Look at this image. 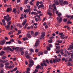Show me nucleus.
Instances as JSON below:
<instances>
[{"label": "nucleus", "mask_w": 73, "mask_h": 73, "mask_svg": "<svg viewBox=\"0 0 73 73\" xmlns=\"http://www.w3.org/2000/svg\"><path fill=\"white\" fill-rule=\"evenodd\" d=\"M64 34V33H59V35H60V37H61V39H64L65 38V35H63Z\"/></svg>", "instance_id": "obj_1"}, {"label": "nucleus", "mask_w": 73, "mask_h": 73, "mask_svg": "<svg viewBox=\"0 0 73 73\" xmlns=\"http://www.w3.org/2000/svg\"><path fill=\"white\" fill-rule=\"evenodd\" d=\"M29 62L30 64H29V67H31V66H32L34 65V61L33 60H30Z\"/></svg>", "instance_id": "obj_2"}, {"label": "nucleus", "mask_w": 73, "mask_h": 73, "mask_svg": "<svg viewBox=\"0 0 73 73\" xmlns=\"http://www.w3.org/2000/svg\"><path fill=\"white\" fill-rule=\"evenodd\" d=\"M5 42H6V40L5 39H3V40H1V44L0 45H3L5 43Z\"/></svg>", "instance_id": "obj_3"}, {"label": "nucleus", "mask_w": 73, "mask_h": 73, "mask_svg": "<svg viewBox=\"0 0 73 73\" xmlns=\"http://www.w3.org/2000/svg\"><path fill=\"white\" fill-rule=\"evenodd\" d=\"M38 9H39V8H42V9H44L45 8L44 7V5L43 4H42L40 5H39L38 7Z\"/></svg>", "instance_id": "obj_4"}, {"label": "nucleus", "mask_w": 73, "mask_h": 73, "mask_svg": "<svg viewBox=\"0 0 73 73\" xmlns=\"http://www.w3.org/2000/svg\"><path fill=\"white\" fill-rule=\"evenodd\" d=\"M42 35L41 36V37L40 39H44V37H45V32H42Z\"/></svg>", "instance_id": "obj_5"}, {"label": "nucleus", "mask_w": 73, "mask_h": 73, "mask_svg": "<svg viewBox=\"0 0 73 73\" xmlns=\"http://www.w3.org/2000/svg\"><path fill=\"white\" fill-rule=\"evenodd\" d=\"M0 62H2V63H3V64H4L5 63V62H8V60H2L0 59Z\"/></svg>", "instance_id": "obj_6"}, {"label": "nucleus", "mask_w": 73, "mask_h": 73, "mask_svg": "<svg viewBox=\"0 0 73 73\" xmlns=\"http://www.w3.org/2000/svg\"><path fill=\"white\" fill-rule=\"evenodd\" d=\"M27 19H25V20H24L22 23L23 25L24 26V25H25V24H26V23H27Z\"/></svg>", "instance_id": "obj_7"}, {"label": "nucleus", "mask_w": 73, "mask_h": 73, "mask_svg": "<svg viewBox=\"0 0 73 73\" xmlns=\"http://www.w3.org/2000/svg\"><path fill=\"white\" fill-rule=\"evenodd\" d=\"M10 47L9 46L7 47H5L4 48V50H9V48Z\"/></svg>", "instance_id": "obj_8"}, {"label": "nucleus", "mask_w": 73, "mask_h": 73, "mask_svg": "<svg viewBox=\"0 0 73 73\" xmlns=\"http://www.w3.org/2000/svg\"><path fill=\"white\" fill-rule=\"evenodd\" d=\"M54 3H55L56 5H58L59 4V2H58V1L57 0H55L54 1Z\"/></svg>", "instance_id": "obj_9"}, {"label": "nucleus", "mask_w": 73, "mask_h": 73, "mask_svg": "<svg viewBox=\"0 0 73 73\" xmlns=\"http://www.w3.org/2000/svg\"><path fill=\"white\" fill-rule=\"evenodd\" d=\"M27 37L29 38H31V37H32V36L31 35V34H27L26 35Z\"/></svg>", "instance_id": "obj_10"}, {"label": "nucleus", "mask_w": 73, "mask_h": 73, "mask_svg": "<svg viewBox=\"0 0 73 73\" xmlns=\"http://www.w3.org/2000/svg\"><path fill=\"white\" fill-rule=\"evenodd\" d=\"M39 42H40L39 41V40H37L35 44V46H38Z\"/></svg>", "instance_id": "obj_11"}, {"label": "nucleus", "mask_w": 73, "mask_h": 73, "mask_svg": "<svg viewBox=\"0 0 73 73\" xmlns=\"http://www.w3.org/2000/svg\"><path fill=\"white\" fill-rule=\"evenodd\" d=\"M5 28H6L7 30H9V28H10V25H7V26H5Z\"/></svg>", "instance_id": "obj_12"}, {"label": "nucleus", "mask_w": 73, "mask_h": 73, "mask_svg": "<svg viewBox=\"0 0 73 73\" xmlns=\"http://www.w3.org/2000/svg\"><path fill=\"white\" fill-rule=\"evenodd\" d=\"M5 68H9V69H11L12 68V66L11 65H10L9 66H5Z\"/></svg>", "instance_id": "obj_13"}, {"label": "nucleus", "mask_w": 73, "mask_h": 73, "mask_svg": "<svg viewBox=\"0 0 73 73\" xmlns=\"http://www.w3.org/2000/svg\"><path fill=\"white\" fill-rule=\"evenodd\" d=\"M63 0H59V4L61 5H62L63 3Z\"/></svg>", "instance_id": "obj_14"}, {"label": "nucleus", "mask_w": 73, "mask_h": 73, "mask_svg": "<svg viewBox=\"0 0 73 73\" xmlns=\"http://www.w3.org/2000/svg\"><path fill=\"white\" fill-rule=\"evenodd\" d=\"M48 15H49L50 16H52V13H50V11H48L47 13Z\"/></svg>", "instance_id": "obj_15"}, {"label": "nucleus", "mask_w": 73, "mask_h": 73, "mask_svg": "<svg viewBox=\"0 0 73 73\" xmlns=\"http://www.w3.org/2000/svg\"><path fill=\"white\" fill-rule=\"evenodd\" d=\"M12 11V8H9L7 9V12Z\"/></svg>", "instance_id": "obj_16"}, {"label": "nucleus", "mask_w": 73, "mask_h": 73, "mask_svg": "<svg viewBox=\"0 0 73 73\" xmlns=\"http://www.w3.org/2000/svg\"><path fill=\"white\" fill-rule=\"evenodd\" d=\"M68 4V2L66 1H64L63 3V5H66V4Z\"/></svg>", "instance_id": "obj_17"}, {"label": "nucleus", "mask_w": 73, "mask_h": 73, "mask_svg": "<svg viewBox=\"0 0 73 73\" xmlns=\"http://www.w3.org/2000/svg\"><path fill=\"white\" fill-rule=\"evenodd\" d=\"M4 54H5V52L2 51L1 52V53H0V56H3Z\"/></svg>", "instance_id": "obj_18"}, {"label": "nucleus", "mask_w": 73, "mask_h": 73, "mask_svg": "<svg viewBox=\"0 0 73 73\" xmlns=\"http://www.w3.org/2000/svg\"><path fill=\"white\" fill-rule=\"evenodd\" d=\"M24 12L25 13H28L29 11V10H28V9H26V10H24Z\"/></svg>", "instance_id": "obj_19"}, {"label": "nucleus", "mask_w": 73, "mask_h": 73, "mask_svg": "<svg viewBox=\"0 0 73 73\" xmlns=\"http://www.w3.org/2000/svg\"><path fill=\"white\" fill-rule=\"evenodd\" d=\"M11 18L9 17L7 19L6 21H7V22H9V21H11Z\"/></svg>", "instance_id": "obj_20"}, {"label": "nucleus", "mask_w": 73, "mask_h": 73, "mask_svg": "<svg viewBox=\"0 0 73 73\" xmlns=\"http://www.w3.org/2000/svg\"><path fill=\"white\" fill-rule=\"evenodd\" d=\"M2 22L3 23V24L4 25H5V20L4 19H3L2 20Z\"/></svg>", "instance_id": "obj_21"}, {"label": "nucleus", "mask_w": 73, "mask_h": 73, "mask_svg": "<svg viewBox=\"0 0 73 73\" xmlns=\"http://www.w3.org/2000/svg\"><path fill=\"white\" fill-rule=\"evenodd\" d=\"M25 57L26 58L29 59V58H31V56L29 55H27Z\"/></svg>", "instance_id": "obj_22"}, {"label": "nucleus", "mask_w": 73, "mask_h": 73, "mask_svg": "<svg viewBox=\"0 0 73 73\" xmlns=\"http://www.w3.org/2000/svg\"><path fill=\"white\" fill-rule=\"evenodd\" d=\"M40 65H38L37 66H36V69H40Z\"/></svg>", "instance_id": "obj_23"}, {"label": "nucleus", "mask_w": 73, "mask_h": 73, "mask_svg": "<svg viewBox=\"0 0 73 73\" xmlns=\"http://www.w3.org/2000/svg\"><path fill=\"white\" fill-rule=\"evenodd\" d=\"M72 23L70 22V20H69L67 23V24H72Z\"/></svg>", "instance_id": "obj_24"}, {"label": "nucleus", "mask_w": 73, "mask_h": 73, "mask_svg": "<svg viewBox=\"0 0 73 73\" xmlns=\"http://www.w3.org/2000/svg\"><path fill=\"white\" fill-rule=\"evenodd\" d=\"M7 6L8 7H11V5H8L7 4H5L4 5L5 7H7Z\"/></svg>", "instance_id": "obj_25"}, {"label": "nucleus", "mask_w": 73, "mask_h": 73, "mask_svg": "<svg viewBox=\"0 0 73 73\" xmlns=\"http://www.w3.org/2000/svg\"><path fill=\"white\" fill-rule=\"evenodd\" d=\"M68 64H67V65H68V66H72V64H70V62H68Z\"/></svg>", "instance_id": "obj_26"}, {"label": "nucleus", "mask_w": 73, "mask_h": 73, "mask_svg": "<svg viewBox=\"0 0 73 73\" xmlns=\"http://www.w3.org/2000/svg\"><path fill=\"white\" fill-rule=\"evenodd\" d=\"M5 66H8V65H9V62H7L5 63Z\"/></svg>", "instance_id": "obj_27"}, {"label": "nucleus", "mask_w": 73, "mask_h": 73, "mask_svg": "<svg viewBox=\"0 0 73 73\" xmlns=\"http://www.w3.org/2000/svg\"><path fill=\"white\" fill-rule=\"evenodd\" d=\"M57 42H58V43H60V44H61V43H62V40H57Z\"/></svg>", "instance_id": "obj_28"}, {"label": "nucleus", "mask_w": 73, "mask_h": 73, "mask_svg": "<svg viewBox=\"0 0 73 73\" xmlns=\"http://www.w3.org/2000/svg\"><path fill=\"white\" fill-rule=\"evenodd\" d=\"M62 18H60L59 20V23H61L62 21Z\"/></svg>", "instance_id": "obj_29"}, {"label": "nucleus", "mask_w": 73, "mask_h": 73, "mask_svg": "<svg viewBox=\"0 0 73 73\" xmlns=\"http://www.w3.org/2000/svg\"><path fill=\"white\" fill-rule=\"evenodd\" d=\"M17 26L19 27H20V28H22L23 27V26H22V25H21L20 24H18L17 25Z\"/></svg>", "instance_id": "obj_30"}, {"label": "nucleus", "mask_w": 73, "mask_h": 73, "mask_svg": "<svg viewBox=\"0 0 73 73\" xmlns=\"http://www.w3.org/2000/svg\"><path fill=\"white\" fill-rule=\"evenodd\" d=\"M39 19H38V18H35V20L36 21V22H38V21L39 20Z\"/></svg>", "instance_id": "obj_31"}, {"label": "nucleus", "mask_w": 73, "mask_h": 73, "mask_svg": "<svg viewBox=\"0 0 73 73\" xmlns=\"http://www.w3.org/2000/svg\"><path fill=\"white\" fill-rule=\"evenodd\" d=\"M4 64L2 63H1V64L0 65L1 68H3V67H4Z\"/></svg>", "instance_id": "obj_32"}, {"label": "nucleus", "mask_w": 73, "mask_h": 73, "mask_svg": "<svg viewBox=\"0 0 73 73\" xmlns=\"http://www.w3.org/2000/svg\"><path fill=\"white\" fill-rule=\"evenodd\" d=\"M30 51L31 52H34V50H33V49L31 48L30 49Z\"/></svg>", "instance_id": "obj_33"}, {"label": "nucleus", "mask_w": 73, "mask_h": 73, "mask_svg": "<svg viewBox=\"0 0 73 73\" xmlns=\"http://www.w3.org/2000/svg\"><path fill=\"white\" fill-rule=\"evenodd\" d=\"M11 44V41H9V42H6V44Z\"/></svg>", "instance_id": "obj_34"}, {"label": "nucleus", "mask_w": 73, "mask_h": 73, "mask_svg": "<svg viewBox=\"0 0 73 73\" xmlns=\"http://www.w3.org/2000/svg\"><path fill=\"white\" fill-rule=\"evenodd\" d=\"M27 8H28V9H27L28 10H29V11H31V8H30V6L29 5L27 6Z\"/></svg>", "instance_id": "obj_35"}, {"label": "nucleus", "mask_w": 73, "mask_h": 73, "mask_svg": "<svg viewBox=\"0 0 73 73\" xmlns=\"http://www.w3.org/2000/svg\"><path fill=\"white\" fill-rule=\"evenodd\" d=\"M2 58L3 59H5V58H7V57L5 56H3L2 57Z\"/></svg>", "instance_id": "obj_36"}, {"label": "nucleus", "mask_w": 73, "mask_h": 73, "mask_svg": "<svg viewBox=\"0 0 73 73\" xmlns=\"http://www.w3.org/2000/svg\"><path fill=\"white\" fill-rule=\"evenodd\" d=\"M35 52L36 53H38V49H36L35 50Z\"/></svg>", "instance_id": "obj_37"}, {"label": "nucleus", "mask_w": 73, "mask_h": 73, "mask_svg": "<svg viewBox=\"0 0 73 73\" xmlns=\"http://www.w3.org/2000/svg\"><path fill=\"white\" fill-rule=\"evenodd\" d=\"M15 50H16L17 52H18V51L19 50V48H16V49H15Z\"/></svg>", "instance_id": "obj_38"}, {"label": "nucleus", "mask_w": 73, "mask_h": 73, "mask_svg": "<svg viewBox=\"0 0 73 73\" xmlns=\"http://www.w3.org/2000/svg\"><path fill=\"white\" fill-rule=\"evenodd\" d=\"M27 1H28V0H25V4H27Z\"/></svg>", "instance_id": "obj_39"}, {"label": "nucleus", "mask_w": 73, "mask_h": 73, "mask_svg": "<svg viewBox=\"0 0 73 73\" xmlns=\"http://www.w3.org/2000/svg\"><path fill=\"white\" fill-rule=\"evenodd\" d=\"M66 17H67L68 19H69V17H70V16H69V15H66Z\"/></svg>", "instance_id": "obj_40"}, {"label": "nucleus", "mask_w": 73, "mask_h": 73, "mask_svg": "<svg viewBox=\"0 0 73 73\" xmlns=\"http://www.w3.org/2000/svg\"><path fill=\"white\" fill-rule=\"evenodd\" d=\"M53 62H54V63H56V62H57L56 61V60L54 59L53 60Z\"/></svg>", "instance_id": "obj_41"}, {"label": "nucleus", "mask_w": 73, "mask_h": 73, "mask_svg": "<svg viewBox=\"0 0 73 73\" xmlns=\"http://www.w3.org/2000/svg\"><path fill=\"white\" fill-rule=\"evenodd\" d=\"M61 15H62L61 13H59L58 14V16L59 17H60V16H61Z\"/></svg>", "instance_id": "obj_42"}, {"label": "nucleus", "mask_w": 73, "mask_h": 73, "mask_svg": "<svg viewBox=\"0 0 73 73\" xmlns=\"http://www.w3.org/2000/svg\"><path fill=\"white\" fill-rule=\"evenodd\" d=\"M19 50L20 52H22V51L23 50V48H20Z\"/></svg>", "instance_id": "obj_43"}, {"label": "nucleus", "mask_w": 73, "mask_h": 73, "mask_svg": "<svg viewBox=\"0 0 73 73\" xmlns=\"http://www.w3.org/2000/svg\"><path fill=\"white\" fill-rule=\"evenodd\" d=\"M44 53L45 54H47L48 53V51L47 50H45L44 51Z\"/></svg>", "instance_id": "obj_44"}, {"label": "nucleus", "mask_w": 73, "mask_h": 73, "mask_svg": "<svg viewBox=\"0 0 73 73\" xmlns=\"http://www.w3.org/2000/svg\"><path fill=\"white\" fill-rule=\"evenodd\" d=\"M49 47H50V48H52V46H53L52 45V44H49Z\"/></svg>", "instance_id": "obj_45"}, {"label": "nucleus", "mask_w": 73, "mask_h": 73, "mask_svg": "<svg viewBox=\"0 0 73 73\" xmlns=\"http://www.w3.org/2000/svg\"><path fill=\"white\" fill-rule=\"evenodd\" d=\"M63 21L64 22H66L67 21V19H64L63 20Z\"/></svg>", "instance_id": "obj_46"}, {"label": "nucleus", "mask_w": 73, "mask_h": 73, "mask_svg": "<svg viewBox=\"0 0 73 73\" xmlns=\"http://www.w3.org/2000/svg\"><path fill=\"white\" fill-rule=\"evenodd\" d=\"M30 4H31V5H33V3H32V2L31 1H30Z\"/></svg>", "instance_id": "obj_47"}, {"label": "nucleus", "mask_w": 73, "mask_h": 73, "mask_svg": "<svg viewBox=\"0 0 73 73\" xmlns=\"http://www.w3.org/2000/svg\"><path fill=\"white\" fill-rule=\"evenodd\" d=\"M49 62H50V64H53V61H52V60H50L49 61Z\"/></svg>", "instance_id": "obj_48"}, {"label": "nucleus", "mask_w": 73, "mask_h": 73, "mask_svg": "<svg viewBox=\"0 0 73 73\" xmlns=\"http://www.w3.org/2000/svg\"><path fill=\"white\" fill-rule=\"evenodd\" d=\"M47 49L48 50H50V48L49 47H47Z\"/></svg>", "instance_id": "obj_49"}, {"label": "nucleus", "mask_w": 73, "mask_h": 73, "mask_svg": "<svg viewBox=\"0 0 73 73\" xmlns=\"http://www.w3.org/2000/svg\"><path fill=\"white\" fill-rule=\"evenodd\" d=\"M48 42L49 43H52V40H49Z\"/></svg>", "instance_id": "obj_50"}, {"label": "nucleus", "mask_w": 73, "mask_h": 73, "mask_svg": "<svg viewBox=\"0 0 73 73\" xmlns=\"http://www.w3.org/2000/svg\"><path fill=\"white\" fill-rule=\"evenodd\" d=\"M24 54V52L22 51L21 53V55H23Z\"/></svg>", "instance_id": "obj_51"}, {"label": "nucleus", "mask_w": 73, "mask_h": 73, "mask_svg": "<svg viewBox=\"0 0 73 73\" xmlns=\"http://www.w3.org/2000/svg\"><path fill=\"white\" fill-rule=\"evenodd\" d=\"M46 62L47 63V64H49V61H48V59H46Z\"/></svg>", "instance_id": "obj_52"}, {"label": "nucleus", "mask_w": 73, "mask_h": 73, "mask_svg": "<svg viewBox=\"0 0 73 73\" xmlns=\"http://www.w3.org/2000/svg\"><path fill=\"white\" fill-rule=\"evenodd\" d=\"M70 48H71V49H73V46L72 45H70Z\"/></svg>", "instance_id": "obj_53"}, {"label": "nucleus", "mask_w": 73, "mask_h": 73, "mask_svg": "<svg viewBox=\"0 0 73 73\" xmlns=\"http://www.w3.org/2000/svg\"><path fill=\"white\" fill-rule=\"evenodd\" d=\"M31 35H34V31H31Z\"/></svg>", "instance_id": "obj_54"}, {"label": "nucleus", "mask_w": 73, "mask_h": 73, "mask_svg": "<svg viewBox=\"0 0 73 73\" xmlns=\"http://www.w3.org/2000/svg\"><path fill=\"white\" fill-rule=\"evenodd\" d=\"M40 69H41L42 70H43L44 69V68L41 66H40Z\"/></svg>", "instance_id": "obj_55"}, {"label": "nucleus", "mask_w": 73, "mask_h": 73, "mask_svg": "<svg viewBox=\"0 0 73 73\" xmlns=\"http://www.w3.org/2000/svg\"><path fill=\"white\" fill-rule=\"evenodd\" d=\"M40 55H43V52H42L40 51Z\"/></svg>", "instance_id": "obj_56"}, {"label": "nucleus", "mask_w": 73, "mask_h": 73, "mask_svg": "<svg viewBox=\"0 0 73 73\" xmlns=\"http://www.w3.org/2000/svg\"><path fill=\"white\" fill-rule=\"evenodd\" d=\"M38 35V32H36L35 33V36H37V35Z\"/></svg>", "instance_id": "obj_57"}, {"label": "nucleus", "mask_w": 73, "mask_h": 73, "mask_svg": "<svg viewBox=\"0 0 73 73\" xmlns=\"http://www.w3.org/2000/svg\"><path fill=\"white\" fill-rule=\"evenodd\" d=\"M27 71H29V72H30V68H27Z\"/></svg>", "instance_id": "obj_58"}, {"label": "nucleus", "mask_w": 73, "mask_h": 73, "mask_svg": "<svg viewBox=\"0 0 73 73\" xmlns=\"http://www.w3.org/2000/svg\"><path fill=\"white\" fill-rule=\"evenodd\" d=\"M60 50H58L56 51V53L57 54V53H60Z\"/></svg>", "instance_id": "obj_59"}, {"label": "nucleus", "mask_w": 73, "mask_h": 73, "mask_svg": "<svg viewBox=\"0 0 73 73\" xmlns=\"http://www.w3.org/2000/svg\"><path fill=\"white\" fill-rule=\"evenodd\" d=\"M16 9H13L12 12H15V11H16Z\"/></svg>", "instance_id": "obj_60"}, {"label": "nucleus", "mask_w": 73, "mask_h": 73, "mask_svg": "<svg viewBox=\"0 0 73 73\" xmlns=\"http://www.w3.org/2000/svg\"><path fill=\"white\" fill-rule=\"evenodd\" d=\"M9 50L11 52H13V50H12L11 48H9Z\"/></svg>", "instance_id": "obj_61"}, {"label": "nucleus", "mask_w": 73, "mask_h": 73, "mask_svg": "<svg viewBox=\"0 0 73 73\" xmlns=\"http://www.w3.org/2000/svg\"><path fill=\"white\" fill-rule=\"evenodd\" d=\"M69 61L70 62L72 61V59L71 58H70L69 59Z\"/></svg>", "instance_id": "obj_62"}, {"label": "nucleus", "mask_w": 73, "mask_h": 73, "mask_svg": "<svg viewBox=\"0 0 73 73\" xmlns=\"http://www.w3.org/2000/svg\"><path fill=\"white\" fill-rule=\"evenodd\" d=\"M60 52H61H61H63V50L62 49H60V50H59Z\"/></svg>", "instance_id": "obj_63"}, {"label": "nucleus", "mask_w": 73, "mask_h": 73, "mask_svg": "<svg viewBox=\"0 0 73 73\" xmlns=\"http://www.w3.org/2000/svg\"><path fill=\"white\" fill-rule=\"evenodd\" d=\"M4 72V71L3 70H1V72L0 73H3Z\"/></svg>", "instance_id": "obj_64"}]
</instances>
